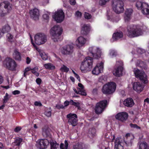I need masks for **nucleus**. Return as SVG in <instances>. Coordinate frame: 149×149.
Returning <instances> with one entry per match:
<instances>
[{
  "label": "nucleus",
  "mask_w": 149,
  "mask_h": 149,
  "mask_svg": "<svg viewBox=\"0 0 149 149\" xmlns=\"http://www.w3.org/2000/svg\"><path fill=\"white\" fill-rule=\"evenodd\" d=\"M142 33V30L138 26L130 25L127 26L126 35L130 38L137 37L141 35Z\"/></svg>",
  "instance_id": "obj_1"
},
{
  "label": "nucleus",
  "mask_w": 149,
  "mask_h": 149,
  "mask_svg": "<svg viewBox=\"0 0 149 149\" xmlns=\"http://www.w3.org/2000/svg\"><path fill=\"white\" fill-rule=\"evenodd\" d=\"M63 31L62 28L59 26H55L51 29L50 33L52 39L54 42L61 41V35Z\"/></svg>",
  "instance_id": "obj_2"
},
{
  "label": "nucleus",
  "mask_w": 149,
  "mask_h": 149,
  "mask_svg": "<svg viewBox=\"0 0 149 149\" xmlns=\"http://www.w3.org/2000/svg\"><path fill=\"white\" fill-rule=\"evenodd\" d=\"M93 58L88 56L85 58L81 63L80 69L82 72L90 71L91 70L93 64Z\"/></svg>",
  "instance_id": "obj_3"
},
{
  "label": "nucleus",
  "mask_w": 149,
  "mask_h": 149,
  "mask_svg": "<svg viewBox=\"0 0 149 149\" xmlns=\"http://www.w3.org/2000/svg\"><path fill=\"white\" fill-rule=\"evenodd\" d=\"M12 4L7 1H3L0 4V16H4L12 9Z\"/></svg>",
  "instance_id": "obj_4"
},
{
  "label": "nucleus",
  "mask_w": 149,
  "mask_h": 149,
  "mask_svg": "<svg viewBox=\"0 0 149 149\" xmlns=\"http://www.w3.org/2000/svg\"><path fill=\"white\" fill-rule=\"evenodd\" d=\"M136 6L138 10H141L142 13L149 18V6L141 0H138L136 4Z\"/></svg>",
  "instance_id": "obj_5"
},
{
  "label": "nucleus",
  "mask_w": 149,
  "mask_h": 149,
  "mask_svg": "<svg viewBox=\"0 0 149 149\" xmlns=\"http://www.w3.org/2000/svg\"><path fill=\"white\" fill-rule=\"evenodd\" d=\"M124 3L122 0H113V1L112 8L116 13H123L124 10Z\"/></svg>",
  "instance_id": "obj_6"
},
{
  "label": "nucleus",
  "mask_w": 149,
  "mask_h": 149,
  "mask_svg": "<svg viewBox=\"0 0 149 149\" xmlns=\"http://www.w3.org/2000/svg\"><path fill=\"white\" fill-rule=\"evenodd\" d=\"M116 84L112 82L104 85L102 89L103 93H113L116 88Z\"/></svg>",
  "instance_id": "obj_7"
},
{
  "label": "nucleus",
  "mask_w": 149,
  "mask_h": 149,
  "mask_svg": "<svg viewBox=\"0 0 149 149\" xmlns=\"http://www.w3.org/2000/svg\"><path fill=\"white\" fill-rule=\"evenodd\" d=\"M134 72L135 76L137 78L139 79L144 84H146L148 83V80L147 75L144 71L136 68L134 69Z\"/></svg>",
  "instance_id": "obj_8"
},
{
  "label": "nucleus",
  "mask_w": 149,
  "mask_h": 149,
  "mask_svg": "<svg viewBox=\"0 0 149 149\" xmlns=\"http://www.w3.org/2000/svg\"><path fill=\"white\" fill-rule=\"evenodd\" d=\"M89 55L92 56L94 58L98 59L101 56V51L99 47L95 46L90 47L89 48Z\"/></svg>",
  "instance_id": "obj_9"
},
{
  "label": "nucleus",
  "mask_w": 149,
  "mask_h": 149,
  "mask_svg": "<svg viewBox=\"0 0 149 149\" xmlns=\"http://www.w3.org/2000/svg\"><path fill=\"white\" fill-rule=\"evenodd\" d=\"M107 101L106 100H104L97 103L95 108V111L97 114H100L104 111L106 107Z\"/></svg>",
  "instance_id": "obj_10"
},
{
  "label": "nucleus",
  "mask_w": 149,
  "mask_h": 149,
  "mask_svg": "<svg viewBox=\"0 0 149 149\" xmlns=\"http://www.w3.org/2000/svg\"><path fill=\"white\" fill-rule=\"evenodd\" d=\"M35 42L38 45L44 44L47 41L46 36L43 33H38L35 36Z\"/></svg>",
  "instance_id": "obj_11"
},
{
  "label": "nucleus",
  "mask_w": 149,
  "mask_h": 149,
  "mask_svg": "<svg viewBox=\"0 0 149 149\" xmlns=\"http://www.w3.org/2000/svg\"><path fill=\"white\" fill-rule=\"evenodd\" d=\"M6 65L7 68L12 71H15L17 66L15 61L10 58H7L6 59Z\"/></svg>",
  "instance_id": "obj_12"
},
{
  "label": "nucleus",
  "mask_w": 149,
  "mask_h": 149,
  "mask_svg": "<svg viewBox=\"0 0 149 149\" xmlns=\"http://www.w3.org/2000/svg\"><path fill=\"white\" fill-rule=\"evenodd\" d=\"M67 118L68 119V123L70 125L75 126L77 124V116L76 114L69 113L67 115Z\"/></svg>",
  "instance_id": "obj_13"
},
{
  "label": "nucleus",
  "mask_w": 149,
  "mask_h": 149,
  "mask_svg": "<svg viewBox=\"0 0 149 149\" xmlns=\"http://www.w3.org/2000/svg\"><path fill=\"white\" fill-rule=\"evenodd\" d=\"M64 14L62 10H60L56 12L53 17L57 23H61L63 21L64 18Z\"/></svg>",
  "instance_id": "obj_14"
},
{
  "label": "nucleus",
  "mask_w": 149,
  "mask_h": 149,
  "mask_svg": "<svg viewBox=\"0 0 149 149\" xmlns=\"http://www.w3.org/2000/svg\"><path fill=\"white\" fill-rule=\"evenodd\" d=\"M73 48L72 45H67L63 47L61 52L64 54H71L73 51Z\"/></svg>",
  "instance_id": "obj_15"
},
{
  "label": "nucleus",
  "mask_w": 149,
  "mask_h": 149,
  "mask_svg": "<svg viewBox=\"0 0 149 149\" xmlns=\"http://www.w3.org/2000/svg\"><path fill=\"white\" fill-rule=\"evenodd\" d=\"M128 117V113L125 112L119 113L115 116L116 119L122 122L126 120L127 119Z\"/></svg>",
  "instance_id": "obj_16"
},
{
  "label": "nucleus",
  "mask_w": 149,
  "mask_h": 149,
  "mask_svg": "<svg viewBox=\"0 0 149 149\" xmlns=\"http://www.w3.org/2000/svg\"><path fill=\"white\" fill-rule=\"evenodd\" d=\"M103 63L101 62L98 63L93 69L92 71V73L94 74L97 75L101 72L103 68Z\"/></svg>",
  "instance_id": "obj_17"
},
{
  "label": "nucleus",
  "mask_w": 149,
  "mask_h": 149,
  "mask_svg": "<svg viewBox=\"0 0 149 149\" xmlns=\"http://www.w3.org/2000/svg\"><path fill=\"white\" fill-rule=\"evenodd\" d=\"M49 143V142L47 139H42L38 143V146L40 149H45L47 147Z\"/></svg>",
  "instance_id": "obj_18"
},
{
  "label": "nucleus",
  "mask_w": 149,
  "mask_h": 149,
  "mask_svg": "<svg viewBox=\"0 0 149 149\" xmlns=\"http://www.w3.org/2000/svg\"><path fill=\"white\" fill-rule=\"evenodd\" d=\"M91 30V26L89 24H84L82 26L81 30V34L84 35H88Z\"/></svg>",
  "instance_id": "obj_19"
},
{
  "label": "nucleus",
  "mask_w": 149,
  "mask_h": 149,
  "mask_svg": "<svg viewBox=\"0 0 149 149\" xmlns=\"http://www.w3.org/2000/svg\"><path fill=\"white\" fill-rule=\"evenodd\" d=\"M133 88L134 91L140 93L142 91L144 87L140 82H135L133 84Z\"/></svg>",
  "instance_id": "obj_20"
},
{
  "label": "nucleus",
  "mask_w": 149,
  "mask_h": 149,
  "mask_svg": "<svg viewBox=\"0 0 149 149\" xmlns=\"http://www.w3.org/2000/svg\"><path fill=\"white\" fill-rule=\"evenodd\" d=\"M31 16L34 20H36L38 19L39 15V11L37 8H34L31 10L29 11Z\"/></svg>",
  "instance_id": "obj_21"
},
{
  "label": "nucleus",
  "mask_w": 149,
  "mask_h": 149,
  "mask_svg": "<svg viewBox=\"0 0 149 149\" xmlns=\"http://www.w3.org/2000/svg\"><path fill=\"white\" fill-rule=\"evenodd\" d=\"M123 70V67L121 66H119L114 69L113 73L115 76L119 77L122 75Z\"/></svg>",
  "instance_id": "obj_22"
},
{
  "label": "nucleus",
  "mask_w": 149,
  "mask_h": 149,
  "mask_svg": "<svg viewBox=\"0 0 149 149\" xmlns=\"http://www.w3.org/2000/svg\"><path fill=\"white\" fill-rule=\"evenodd\" d=\"M86 42V39L82 36L79 37L77 39L76 42L77 47L80 48L85 44Z\"/></svg>",
  "instance_id": "obj_23"
},
{
  "label": "nucleus",
  "mask_w": 149,
  "mask_h": 149,
  "mask_svg": "<svg viewBox=\"0 0 149 149\" xmlns=\"http://www.w3.org/2000/svg\"><path fill=\"white\" fill-rule=\"evenodd\" d=\"M123 104L125 106L128 107H131L134 105V103L132 98H129L124 101Z\"/></svg>",
  "instance_id": "obj_24"
},
{
  "label": "nucleus",
  "mask_w": 149,
  "mask_h": 149,
  "mask_svg": "<svg viewBox=\"0 0 149 149\" xmlns=\"http://www.w3.org/2000/svg\"><path fill=\"white\" fill-rule=\"evenodd\" d=\"M123 36V33L121 31H119L113 33L112 38L114 40L116 41L122 38Z\"/></svg>",
  "instance_id": "obj_25"
},
{
  "label": "nucleus",
  "mask_w": 149,
  "mask_h": 149,
  "mask_svg": "<svg viewBox=\"0 0 149 149\" xmlns=\"http://www.w3.org/2000/svg\"><path fill=\"white\" fill-rule=\"evenodd\" d=\"M13 55V58L16 60L18 61H20L21 60V54L17 49L14 51Z\"/></svg>",
  "instance_id": "obj_26"
},
{
  "label": "nucleus",
  "mask_w": 149,
  "mask_h": 149,
  "mask_svg": "<svg viewBox=\"0 0 149 149\" xmlns=\"http://www.w3.org/2000/svg\"><path fill=\"white\" fill-rule=\"evenodd\" d=\"M133 11V10L131 8L127 9L126 10L125 13V20L128 21L130 20Z\"/></svg>",
  "instance_id": "obj_27"
},
{
  "label": "nucleus",
  "mask_w": 149,
  "mask_h": 149,
  "mask_svg": "<svg viewBox=\"0 0 149 149\" xmlns=\"http://www.w3.org/2000/svg\"><path fill=\"white\" fill-rule=\"evenodd\" d=\"M123 147L120 144V139L117 138L115 142L114 149H123Z\"/></svg>",
  "instance_id": "obj_28"
},
{
  "label": "nucleus",
  "mask_w": 149,
  "mask_h": 149,
  "mask_svg": "<svg viewBox=\"0 0 149 149\" xmlns=\"http://www.w3.org/2000/svg\"><path fill=\"white\" fill-rule=\"evenodd\" d=\"M49 143L51 145V149H57L58 148L59 145L56 141L51 140Z\"/></svg>",
  "instance_id": "obj_29"
},
{
  "label": "nucleus",
  "mask_w": 149,
  "mask_h": 149,
  "mask_svg": "<svg viewBox=\"0 0 149 149\" xmlns=\"http://www.w3.org/2000/svg\"><path fill=\"white\" fill-rule=\"evenodd\" d=\"M11 28L9 25L7 24L3 26L1 30L2 35L4 33H7L9 32Z\"/></svg>",
  "instance_id": "obj_30"
},
{
  "label": "nucleus",
  "mask_w": 149,
  "mask_h": 149,
  "mask_svg": "<svg viewBox=\"0 0 149 149\" xmlns=\"http://www.w3.org/2000/svg\"><path fill=\"white\" fill-rule=\"evenodd\" d=\"M138 145L139 146V149H148V144L145 141L139 143Z\"/></svg>",
  "instance_id": "obj_31"
},
{
  "label": "nucleus",
  "mask_w": 149,
  "mask_h": 149,
  "mask_svg": "<svg viewBox=\"0 0 149 149\" xmlns=\"http://www.w3.org/2000/svg\"><path fill=\"white\" fill-rule=\"evenodd\" d=\"M84 147V145L83 143H78L73 145V149H83Z\"/></svg>",
  "instance_id": "obj_32"
},
{
  "label": "nucleus",
  "mask_w": 149,
  "mask_h": 149,
  "mask_svg": "<svg viewBox=\"0 0 149 149\" xmlns=\"http://www.w3.org/2000/svg\"><path fill=\"white\" fill-rule=\"evenodd\" d=\"M96 130L94 127L90 128L88 131V134L91 136L93 137L96 135Z\"/></svg>",
  "instance_id": "obj_33"
},
{
  "label": "nucleus",
  "mask_w": 149,
  "mask_h": 149,
  "mask_svg": "<svg viewBox=\"0 0 149 149\" xmlns=\"http://www.w3.org/2000/svg\"><path fill=\"white\" fill-rule=\"evenodd\" d=\"M137 63L138 66L142 69H145L146 68V65L145 62L139 60H138Z\"/></svg>",
  "instance_id": "obj_34"
},
{
  "label": "nucleus",
  "mask_w": 149,
  "mask_h": 149,
  "mask_svg": "<svg viewBox=\"0 0 149 149\" xmlns=\"http://www.w3.org/2000/svg\"><path fill=\"white\" fill-rule=\"evenodd\" d=\"M44 66L46 69L49 70H54L55 69V66L51 63L45 64L44 65Z\"/></svg>",
  "instance_id": "obj_35"
},
{
  "label": "nucleus",
  "mask_w": 149,
  "mask_h": 149,
  "mask_svg": "<svg viewBox=\"0 0 149 149\" xmlns=\"http://www.w3.org/2000/svg\"><path fill=\"white\" fill-rule=\"evenodd\" d=\"M42 135L44 137H51L50 133L48 129H43Z\"/></svg>",
  "instance_id": "obj_36"
},
{
  "label": "nucleus",
  "mask_w": 149,
  "mask_h": 149,
  "mask_svg": "<svg viewBox=\"0 0 149 149\" xmlns=\"http://www.w3.org/2000/svg\"><path fill=\"white\" fill-rule=\"evenodd\" d=\"M38 70V68L36 67H35L31 69V71L32 73L37 77H38L39 75V73L37 72Z\"/></svg>",
  "instance_id": "obj_37"
},
{
  "label": "nucleus",
  "mask_w": 149,
  "mask_h": 149,
  "mask_svg": "<svg viewBox=\"0 0 149 149\" xmlns=\"http://www.w3.org/2000/svg\"><path fill=\"white\" fill-rule=\"evenodd\" d=\"M128 140L125 141V143L127 146H131L132 145L133 139L130 138V137L128 138Z\"/></svg>",
  "instance_id": "obj_38"
},
{
  "label": "nucleus",
  "mask_w": 149,
  "mask_h": 149,
  "mask_svg": "<svg viewBox=\"0 0 149 149\" xmlns=\"http://www.w3.org/2000/svg\"><path fill=\"white\" fill-rule=\"evenodd\" d=\"M65 145L63 143H61L60 145V148L61 149H67L68 143L67 140H65L64 142Z\"/></svg>",
  "instance_id": "obj_39"
},
{
  "label": "nucleus",
  "mask_w": 149,
  "mask_h": 149,
  "mask_svg": "<svg viewBox=\"0 0 149 149\" xmlns=\"http://www.w3.org/2000/svg\"><path fill=\"white\" fill-rule=\"evenodd\" d=\"M22 141L21 138H18L15 140L14 143L16 146H19Z\"/></svg>",
  "instance_id": "obj_40"
},
{
  "label": "nucleus",
  "mask_w": 149,
  "mask_h": 149,
  "mask_svg": "<svg viewBox=\"0 0 149 149\" xmlns=\"http://www.w3.org/2000/svg\"><path fill=\"white\" fill-rule=\"evenodd\" d=\"M69 68L65 65H63L60 68V70L63 72H67L69 70Z\"/></svg>",
  "instance_id": "obj_41"
},
{
  "label": "nucleus",
  "mask_w": 149,
  "mask_h": 149,
  "mask_svg": "<svg viewBox=\"0 0 149 149\" xmlns=\"http://www.w3.org/2000/svg\"><path fill=\"white\" fill-rule=\"evenodd\" d=\"M10 96L8 94H6V95L4 97L3 99V103L4 104L6 103L10 97Z\"/></svg>",
  "instance_id": "obj_42"
},
{
  "label": "nucleus",
  "mask_w": 149,
  "mask_h": 149,
  "mask_svg": "<svg viewBox=\"0 0 149 149\" xmlns=\"http://www.w3.org/2000/svg\"><path fill=\"white\" fill-rule=\"evenodd\" d=\"M110 0H100L99 1V4L100 5L102 6L105 5L106 3L109 2Z\"/></svg>",
  "instance_id": "obj_43"
},
{
  "label": "nucleus",
  "mask_w": 149,
  "mask_h": 149,
  "mask_svg": "<svg viewBox=\"0 0 149 149\" xmlns=\"http://www.w3.org/2000/svg\"><path fill=\"white\" fill-rule=\"evenodd\" d=\"M40 56L43 60H46L47 59L48 56L47 55L45 54V53H40Z\"/></svg>",
  "instance_id": "obj_44"
},
{
  "label": "nucleus",
  "mask_w": 149,
  "mask_h": 149,
  "mask_svg": "<svg viewBox=\"0 0 149 149\" xmlns=\"http://www.w3.org/2000/svg\"><path fill=\"white\" fill-rule=\"evenodd\" d=\"M7 37L9 41L12 42L13 41V36L10 33H8L7 35Z\"/></svg>",
  "instance_id": "obj_45"
},
{
  "label": "nucleus",
  "mask_w": 149,
  "mask_h": 149,
  "mask_svg": "<svg viewBox=\"0 0 149 149\" xmlns=\"http://www.w3.org/2000/svg\"><path fill=\"white\" fill-rule=\"evenodd\" d=\"M84 17L85 19H90L91 18L92 16L90 14L85 12L84 14Z\"/></svg>",
  "instance_id": "obj_46"
},
{
  "label": "nucleus",
  "mask_w": 149,
  "mask_h": 149,
  "mask_svg": "<svg viewBox=\"0 0 149 149\" xmlns=\"http://www.w3.org/2000/svg\"><path fill=\"white\" fill-rule=\"evenodd\" d=\"M130 125L132 128H136V129H141V127L138 126L136 124H133L131 123L130 124Z\"/></svg>",
  "instance_id": "obj_47"
},
{
  "label": "nucleus",
  "mask_w": 149,
  "mask_h": 149,
  "mask_svg": "<svg viewBox=\"0 0 149 149\" xmlns=\"http://www.w3.org/2000/svg\"><path fill=\"white\" fill-rule=\"evenodd\" d=\"M78 86L81 88V91L83 93H86L85 90H84V87L81 83H79Z\"/></svg>",
  "instance_id": "obj_48"
},
{
  "label": "nucleus",
  "mask_w": 149,
  "mask_h": 149,
  "mask_svg": "<svg viewBox=\"0 0 149 149\" xmlns=\"http://www.w3.org/2000/svg\"><path fill=\"white\" fill-rule=\"evenodd\" d=\"M110 55L112 56L113 57L116 56L117 54V52L113 50H111L110 53Z\"/></svg>",
  "instance_id": "obj_49"
},
{
  "label": "nucleus",
  "mask_w": 149,
  "mask_h": 149,
  "mask_svg": "<svg viewBox=\"0 0 149 149\" xmlns=\"http://www.w3.org/2000/svg\"><path fill=\"white\" fill-rule=\"evenodd\" d=\"M137 52L139 54H141L144 53L145 51L141 48H138L137 49Z\"/></svg>",
  "instance_id": "obj_50"
},
{
  "label": "nucleus",
  "mask_w": 149,
  "mask_h": 149,
  "mask_svg": "<svg viewBox=\"0 0 149 149\" xmlns=\"http://www.w3.org/2000/svg\"><path fill=\"white\" fill-rule=\"evenodd\" d=\"M56 107L58 109H63L64 108V106L62 104H57L56 106Z\"/></svg>",
  "instance_id": "obj_51"
},
{
  "label": "nucleus",
  "mask_w": 149,
  "mask_h": 149,
  "mask_svg": "<svg viewBox=\"0 0 149 149\" xmlns=\"http://www.w3.org/2000/svg\"><path fill=\"white\" fill-rule=\"evenodd\" d=\"M75 16L79 17H81V13L79 11H76L75 13Z\"/></svg>",
  "instance_id": "obj_52"
},
{
  "label": "nucleus",
  "mask_w": 149,
  "mask_h": 149,
  "mask_svg": "<svg viewBox=\"0 0 149 149\" xmlns=\"http://www.w3.org/2000/svg\"><path fill=\"white\" fill-rule=\"evenodd\" d=\"M42 17L43 18L45 19L47 21H48L49 19V17L47 14H43Z\"/></svg>",
  "instance_id": "obj_53"
},
{
  "label": "nucleus",
  "mask_w": 149,
  "mask_h": 149,
  "mask_svg": "<svg viewBox=\"0 0 149 149\" xmlns=\"http://www.w3.org/2000/svg\"><path fill=\"white\" fill-rule=\"evenodd\" d=\"M45 115L48 117L51 116V111H46L45 112Z\"/></svg>",
  "instance_id": "obj_54"
},
{
  "label": "nucleus",
  "mask_w": 149,
  "mask_h": 149,
  "mask_svg": "<svg viewBox=\"0 0 149 149\" xmlns=\"http://www.w3.org/2000/svg\"><path fill=\"white\" fill-rule=\"evenodd\" d=\"M79 103L78 102H75L74 106H75L78 109L80 110L81 109V107L79 105Z\"/></svg>",
  "instance_id": "obj_55"
},
{
  "label": "nucleus",
  "mask_w": 149,
  "mask_h": 149,
  "mask_svg": "<svg viewBox=\"0 0 149 149\" xmlns=\"http://www.w3.org/2000/svg\"><path fill=\"white\" fill-rule=\"evenodd\" d=\"M36 83L39 85H40L41 83L42 80L40 78H38L36 79Z\"/></svg>",
  "instance_id": "obj_56"
},
{
  "label": "nucleus",
  "mask_w": 149,
  "mask_h": 149,
  "mask_svg": "<svg viewBox=\"0 0 149 149\" xmlns=\"http://www.w3.org/2000/svg\"><path fill=\"white\" fill-rule=\"evenodd\" d=\"M22 128L20 127H18L15 128L14 130V131L16 132H18Z\"/></svg>",
  "instance_id": "obj_57"
},
{
  "label": "nucleus",
  "mask_w": 149,
  "mask_h": 149,
  "mask_svg": "<svg viewBox=\"0 0 149 149\" xmlns=\"http://www.w3.org/2000/svg\"><path fill=\"white\" fill-rule=\"evenodd\" d=\"M34 105L36 106H42V104L40 102L36 101L34 103Z\"/></svg>",
  "instance_id": "obj_58"
},
{
  "label": "nucleus",
  "mask_w": 149,
  "mask_h": 149,
  "mask_svg": "<svg viewBox=\"0 0 149 149\" xmlns=\"http://www.w3.org/2000/svg\"><path fill=\"white\" fill-rule=\"evenodd\" d=\"M69 1L70 3L72 5H75L76 3L75 0H69Z\"/></svg>",
  "instance_id": "obj_59"
},
{
  "label": "nucleus",
  "mask_w": 149,
  "mask_h": 149,
  "mask_svg": "<svg viewBox=\"0 0 149 149\" xmlns=\"http://www.w3.org/2000/svg\"><path fill=\"white\" fill-rule=\"evenodd\" d=\"M31 59L28 57H27L26 58V63L28 64H29L31 62Z\"/></svg>",
  "instance_id": "obj_60"
},
{
  "label": "nucleus",
  "mask_w": 149,
  "mask_h": 149,
  "mask_svg": "<svg viewBox=\"0 0 149 149\" xmlns=\"http://www.w3.org/2000/svg\"><path fill=\"white\" fill-rule=\"evenodd\" d=\"M64 104L65 106V107L67 106L70 104V101L69 102L68 101L66 100L64 102Z\"/></svg>",
  "instance_id": "obj_61"
},
{
  "label": "nucleus",
  "mask_w": 149,
  "mask_h": 149,
  "mask_svg": "<svg viewBox=\"0 0 149 149\" xmlns=\"http://www.w3.org/2000/svg\"><path fill=\"white\" fill-rule=\"evenodd\" d=\"M3 81V77L0 75V84H2Z\"/></svg>",
  "instance_id": "obj_62"
},
{
  "label": "nucleus",
  "mask_w": 149,
  "mask_h": 149,
  "mask_svg": "<svg viewBox=\"0 0 149 149\" xmlns=\"http://www.w3.org/2000/svg\"><path fill=\"white\" fill-rule=\"evenodd\" d=\"M74 75V77L79 81H80V79L79 76L77 74H76Z\"/></svg>",
  "instance_id": "obj_63"
},
{
  "label": "nucleus",
  "mask_w": 149,
  "mask_h": 149,
  "mask_svg": "<svg viewBox=\"0 0 149 149\" xmlns=\"http://www.w3.org/2000/svg\"><path fill=\"white\" fill-rule=\"evenodd\" d=\"M98 91V89L97 88H95L93 89V93H97Z\"/></svg>",
  "instance_id": "obj_64"
}]
</instances>
